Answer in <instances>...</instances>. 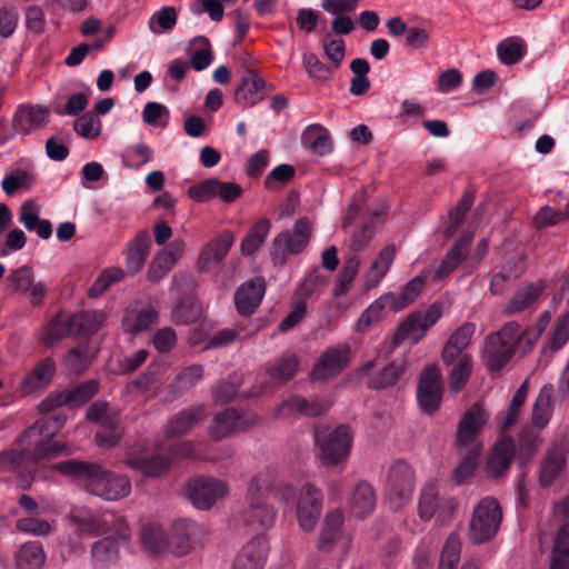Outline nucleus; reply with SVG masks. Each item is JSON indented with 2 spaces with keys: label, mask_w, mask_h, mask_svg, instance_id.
Masks as SVG:
<instances>
[{
  "label": "nucleus",
  "mask_w": 569,
  "mask_h": 569,
  "mask_svg": "<svg viewBox=\"0 0 569 569\" xmlns=\"http://www.w3.org/2000/svg\"><path fill=\"white\" fill-rule=\"evenodd\" d=\"M46 429L44 421H36L21 435L17 448L1 451L0 472L13 473L29 483L38 461L53 457L64 449V445L51 442L53 431L44 432Z\"/></svg>",
  "instance_id": "1"
},
{
  "label": "nucleus",
  "mask_w": 569,
  "mask_h": 569,
  "mask_svg": "<svg viewBox=\"0 0 569 569\" xmlns=\"http://www.w3.org/2000/svg\"><path fill=\"white\" fill-rule=\"evenodd\" d=\"M57 471L70 476L90 495L114 501L131 492L128 477L116 475L96 462L66 460L53 467Z\"/></svg>",
  "instance_id": "2"
},
{
  "label": "nucleus",
  "mask_w": 569,
  "mask_h": 569,
  "mask_svg": "<svg viewBox=\"0 0 569 569\" xmlns=\"http://www.w3.org/2000/svg\"><path fill=\"white\" fill-rule=\"evenodd\" d=\"M274 481V471L266 469L258 472L249 482L248 505L242 511L241 521L252 531H264L270 529L276 521L274 508L266 501Z\"/></svg>",
  "instance_id": "3"
},
{
  "label": "nucleus",
  "mask_w": 569,
  "mask_h": 569,
  "mask_svg": "<svg viewBox=\"0 0 569 569\" xmlns=\"http://www.w3.org/2000/svg\"><path fill=\"white\" fill-rule=\"evenodd\" d=\"M517 321L505 323L500 330L489 335L483 345L482 360L489 371L501 370L516 353Z\"/></svg>",
  "instance_id": "4"
},
{
  "label": "nucleus",
  "mask_w": 569,
  "mask_h": 569,
  "mask_svg": "<svg viewBox=\"0 0 569 569\" xmlns=\"http://www.w3.org/2000/svg\"><path fill=\"white\" fill-rule=\"evenodd\" d=\"M502 519L499 503L490 497L481 499L473 508L468 536L473 543L490 540L498 531Z\"/></svg>",
  "instance_id": "5"
},
{
  "label": "nucleus",
  "mask_w": 569,
  "mask_h": 569,
  "mask_svg": "<svg viewBox=\"0 0 569 569\" xmlns=\"http://www.w3.org/2000/svg\"><path fill=\"white\" fill-rule=\"evenodd\" d=\"M124 463L133 471L148 478H158L164 475L171 466V458L159 449H149L137 445L131 447L124 457Z\"/></svg>",
  "instance_id": "6"
},
{
  "label": "nucleus",
  "mask_w": 569,
  "mask_h": 569,
  "mask_svg": "<svg viewBox=\"0 0 569 569\" xmlns=\"http://www.w3.org/2000/svg\"><path fill=\"white\" fill-rule=\"evenodd\" d=\"M318 457L325 466H337L347 460L351 445L352 435L346 425L338 426L329 435L316 437Z\"/></svg>",
  "instance_id": "7"
},
{
  "label": "nucleus",
  "mask_w": 569,
  "mask_h": 569,
  "mask_svg": "<svg viewBox=\"0 0 569 569\" xmlns=\"http://www.w3.org/2000/svg\"><path fill=\"white\" fill-rule=\"evenodd\" d=\"M311 238V226L307 218L297 220L292 231L279 233L272 241L271 258L274 263H283L288 254L302 252Z\"/></svg>",
  "instance_id": "8"
},
{
  "label": "nucleus",
  "mask_w": 569,
  "mask_h": 569,
  "mask_svg": "<svg viewBox=\"0 0 569 569\" xmlns=\"http://www.w3.org/2000/svg\"><path fill=\"white\" fill-rule=\"evenodd\" d=\"M130 530L122 518L116 519L114 535L106 537L92 545L91 560L96 569H107L119 559L120 546L130 540Z\"/></svg>",
  "instance_id": "9"
},
{
  "label": "nucleus",
  "mask_w": 569,
  "mask_h": 569,
  "mask_svg": "<svg viewBox=\"0 0 569 569\" xmlns=\"http://www.w3.org/2000/svg\"><path fill=\"white\" fill-rule=\"evenodd\" d=\"M415 489V472L405 461L395 462L388 472L387 495L391 506L400 509L410 499Z\"/></svg>",
  "instance_id": "10"
},
{
  "label": "nucleus",
  "mask_w": 569,
  "mask_h": 569,
  "mask_svg": "<svg viewBox=\"0 0 569 569\" xmlns=\"http://www.w3.org/2000/svg\"><path fill=\"white\" fill-rule=\"evenodd\" d=\"M488 420V412L479 403H475L462 416L457 428V448L462 450H471L476 448L482 450L479 436Z\"/></svg>",
  "instance_id": "11"
},
{
  "label": "nucleus",
  "mask_w": 569,
  "mask_h": 569,
  "mask_svg": "<svg viewBox=\"0 0 569 569\" xmlns=\"http://www.w3.org/2000/svg\"><path fill=\"white\" fill-rule=\"evenodd\" d=\"M553 517L560 526L555 537L549 569H569V497L555 503Z\"/></svg>",
  "instance_id": "12"
},
{
  "label": "nucleus",
  "mask_w": 569,
  "mask_h": 569,
  "mask_svg": "<svg viewBox=\"0 0 569 569\" xmlns=\"http://www.w3.org/2000/svg\"><path fill=\"white\" fill-rule=\"evenodd\" d=\"M229 491L224 481L216 478H197L188 482L186 495L191 503L202 510L210 509L212 505L223 498Z\"/></svg>",
  "instance_id": "13"
},
{
  "label": "nucleus",
  "mask_w": 569,
  "mask_h": 569,
  "mask_svg": "<svg viewBox=\"0 0 569 569\" xmlns=\"http://www.w3.org/2000/svg\"><path fill=\"white\" fill-rule=\"evenodd\" d=\"M98 380H87L68 392H58L48 396L39 405V410L41 413L48 415L62 406H67L69 408L79 407L90 400L98 392Z\"/></svg>",
  "instance_id": "14"
},
{
  "label": "nucleus",
  "mask_w": 569,
  "mask_h": 569,
  "mask_svg": "<svg viewBox=\"0 0 569 569\" xmlns=\"http://www.w3.org/2000/svg\"><path fill=\"white\" fill-rule=\"evenodd\" d=\"M442 391V380L438 367L435 365L426 367L420 375L417 389L420 408L427 413L437 411L441 403Z\"/></svg>",
  "instance_id": "15"
},
{
  "label": "nucleus",
  "mask_w": 569,
  "mask_h": 569,
  "mask_svg": "<svg viewBox=\"0 0 569 569\" xmlns=\"http://www.w3.org/2000/svg\"><path fill=\"white\" fill-rule=\"evenodd\" d=\"M350 346L339 345L327 349L313 365L310 372L312 381H325L338 376L349 363Z\"/></svg>",
  "instance_id": "16"
},
{
  "label": "nucleus",
  "mask_w": 569,
  "mask_h": 569,
  "mask_svg": "<svg viewBox=\"0 0 569 569\" xmlns=\"http://www.w3.org/2000/svg\"><path fill=\"white\" fill-rule=\"evenodd\" d=\"M9 288L22 295H28L32 306H41L48 291L43 281H34V273L30 266H21L10 271L7 277Z\"/></svg>",
  "instance_id": "17"
},
{
  "label": "nucleus",
  "mask_w": 569,
  "mask_h": 569,
  "mask_svg": "<svg viewBox=\"0 0 569 569\" xmlns=\"http://www.w3.org/2000/svg\"><path fill=\"white\" fill-rule=\"evenodd\" d=\"M322 508L321 491L311 483H306L299 492L297 501V519L305 531H311L320 517Z\"/></svg>",
  "instance_id": "18"
},
{
  "label": "nucleus",
  "mask_w": 569,
  "mask_h": 569,
  "mask_svg": "<svg viewBox=\"0 0 569 569\" xmlns=\"http://www.w3.org/2000/svg\"><path fill=\"white\" fill-rule=\"evenodd\" d=\"M203 533V528L192 520L173 522L169 536V549L176 556L189 553Z\"/></svg>",
  "instance_id": "19"
},
{
  "label": "nucleus",
  "mask_w": 569,
  "mask_h": 569,
  "mask_svg": "<svg viewBox=\"0 0 569 569\" xmlns=\"http://www.w3.org/2000/svg\"><path fill=\"white\" fill-rule=\"evenodd\" d=\"M569 448L565 442L553 443L541 459L539 483L542 487L551 486L566 470Z\"/></svg>",
  "instance_id": "20"
},
{
  "label": "nucleus",
  "mask_w": 569,
  "mask_h": 569,
  "mask_svg": "<svg viewBox=\"0 0 569 569\" xmlns=\"http://www.w3.org/2000/svg\"><path fill=\"white\" fill-rule=\"evenodd\" d=\"M254 423L256 418L253 416L247 417L229 408L216 415L213 423L209 429V436L216 440H221L233 433L243 431Z\"/></svg>",
  "instance_id": "21"
},
{
  "label": "nucleus",
  "mask_w": 569,
  "mask_h": 569,
  "mask_svg": "<svg viewBox=\"0 0 569 569\" xmlns=\"http://www.w3.org/2000/svg\"><path fill=\"white\" fill-rule=\"evenodd\" d=\"M472 239V232L463 233L441 261L430 267V270L432 271L431 279L433 281H441L446 279L462 261L468 259V247Z\"/></svg>",
  "instance_id": "22"
},
{
  "label": "nucleus",
  "mask_w": 569,
  "mask_h": 569,
  "mask_svg": "<svg viewBox=\"0 0 569 569\" xmlns=\"http://www.w3.org/2000/svg\"><path fill=\"white\" fill-rule=\"evenodd\" d=\"M269 553L264 537L256 536L234 557L231 569H262Z\"/></svg>",
  "instance_id": "23"
},
{
  "label": "nucleus",
  "mask_w": 569,
  "mask_h": 569,
  "mask_svg": "<svg viewBox=\"0 0 569 569\" xmlns=\"http://www.w3.org/2000/svg\"><path fill=\"white\" fill-rule=\"evenodd\" d=\"M49 110L42 106H20L12 117V133L29 134L34 128L47 124Z\"/></svg>",
  "instance_id": "24"
},
{
  "label": "nucleus",
  "mask_w": 569,
  "mask_h": 569,
  "mask_svg": "<svg viewBox=\"0 0 569 569\" xmlns=\"http://www.w3.org/2000/svg\"><path fill=\"white\" fill-rule=\"evenodd\" d=\"M266 291L264 280L256 277L242 283L234 295V305L238 312L249 316L260 305Z\"/></svg>",
  "instance_id": "25"
},
{
  "label": "nucleus",
  "mask_w": 569,
  "mask_h": 569,
  "mask_svg": "<svg viewBox=\"0 0 569 569\" xmlns=\"http://www.w3.org/2000/svg\"><path fill=\"white\" fill-rule=\"evenodd\" d=\"M442 507H447L450 511H453L457 503L452 498H440L436 482H427L419 495L418 516L422 520H430L441 511Z\"/></svg>",
  "instance_id": "26"
},
{
  "label": "nucleus",
  "mask_w": 569,
  "mask_h": 569,
  "mask_svg": "<svg viewBox=\"0 0 569 569\" xmlns=\"http://www.w3.org/2000/svg\"><path fill=\"white\" fill-rule=\"evenodd\" d=\"M233 241L234 237L229 231H226L209 241L199 253L198 266L200 270L207 271L211 267L218 266L222 262L232 247Z\"/></svg>",
  "instance_id": "27"
},
{
  "label": "nucleus",
  "mask_w": 569,
  "mask_h": 569,
  "mask_svg": "<svg viewBox=\"0 0 569 569\" xmlns=\"http://www.w3.org/2000/svg\"><path fill=\"white\" fill-rule=\"evenodd\" d=\"M476 327L471 322H465L458 327L448 338L441 352L445 365L451 366L458 358L465 356L463 350L470 345Z\"/></svg>",
  "instance_id": "28"
},
{
  "label": "nucleus",
  "mask_w": 569,
  "mask_h": 569,
  "mask_svg": "<svg viewBox=\"0 0 569 569\" xmlns=\"http://www.w3.org/2000/svg\"><path fill=\"white\" fill-rule=\"evenodd\" d=\"M527 269V264L522 256H516L507 260L498 271L491 273L489 290L492 295L499 296L503 293L507 286L519 279Z\"/></svg>",
  "instance_id": "29"
},
{
  "label": "nucleus",
  "mask_w": 569,
  "mask_h": 569,
  "mask_svg": "<svg viewBox=\"0 0 569 569\" xmlns=\"http://www.w3.org/2000/svg\"><path fill=\"white\" fill-rule=\"evenodd\" d=\"M545 283L536 281L521 286L509 299L503 308L505 316H513L531 308L545 291Z\"/></svg>",
  "instance_id": "30"
},
{
  "label": "nucleus",
  "mask_w": 569,
  "mask_h": 569,
  "mask_svg": "<svg viewBox=\"0 0 569 569\" xmlns=\"http://www.w3.org/2000/svg\"><path fill=\"white\" fill-rule=\"evenodd\" d=\"M553 385L547 383L541 387L530 408V423L540 429L548 427L552 419L555 405L552 401L553 397Z\"/></svg>",
  "instance_id": "31"
},
{
  "label": "nucleus",
  "mask_w": 569,
  "mask_h": 569,
  "mask_svg": "<svg viewBox=\"0 0 569 569\" xmlns=\"http://www.w3.org/2000/svg\"><path fill=\"white\" fill-rule=\"evenodd\" d=\"M19 222L30 232L43 240L52 236V224L47 219L40 218V208L33 200H26L19 208Z\"/></svg>",
  "instance_id": "32"
},
{
  "label": "nucleus",
  "mask_w": 569,
  "mask_h": 569,
  "mask_svg": "<svg viewBox=\"0 0 569 569\" xmlns=\"http://www.w3.org/2000/svg\"><path fill=\"white\" fill-rule=\"evenodd\" d=\"M516 452L515 441L511 437L501 438L492 448L487 461V472L490 477L497 478L506 472L511 465Z\"/></svg>",
  "instance_id": "33"
},
{
  "label": "nucleus",
  "mask_w": 569,
  "mask_h": 569,
  "mask_svg": "<svg viewBox=\"0 0 569 569\" xmlns=\"http://www.w3.org/2000/svg\"><path fill=\"white\" fill-rule=\"evenodd\" d=\"M204 418L206 410L203 406L188 407L170 419L166 428V435L168 437L183 436Z\"/></svg>",
  "instance_id": "34"
},
{
  "label": "nucleus",
  "mask_w": 569,
  "mask_h": 569,
  "mask_svg": "<svg viewBox=\"0 0 569 569\" xmlns=\"http://www.w3.org/2000/svg\"><path fill=\"white\" fill-rule=\"evenodd\" d=\"M529 391V381L526 379L512 396L506 411L497 416V426L501 435L508 432L519 420Z\"/></svg>",
  "instance_id": "35"
},
{
  "label": "nucleus",
  "mask_w": 569,
  "mask_h": 569,
  "mask_svg": "<svg viewBox=\"0 0 569 569\" xmlns=\"http://www.w3.org/2000/svg\"><path fill=\"white\" fill-rule=\"evenodd\" d=\"M264 81L258 74L249 72L243 76L234 92L236 102L243 107H252L266 96Z\"/></svg>",
  "instance_id": "36"
},
{
  "label": "nucleus",
  "mask_w": 569,
  "mask_h": 569,
  "mask_svg": "<svg viewBox=\"0 0 569 569\" xmlns=\"http://www.w3.org/2000/svg\"><path fill=\"white\" fill-rule=\"evenodd\" d=\"M151 238L147 230H141L128 244L127 270L131 274L139 272L148 258Z\"/></svg>",
  "instance_id": "37"
},
{
  "label": "nucleus",
  "mask_w": 569,
  "mask_h": 569,
  "mask_svg": "<svg viewBox=\"0 0 569 569\" xmlns=\"http://www.w3.org/2000/svg\"><path fill=\"white\" fill-rule=\"evenodd\" d=\"M377 502L376 491L367 481H359L349 498L351 512L359 518L370 515Z\"/></svg>",
  "instance_id": "38"
},
{
  "label": "nucleus",
  "mask_w": 569,
  "mask_h": 569,
  "mask_svg": "<svg viewBox=\"0 0 569 569\" xmlns=\"http://www.w3.org/2000/svg\"><path fill=\"white\" fill-rule=\"evenodd\" d=\"M542 429L525 425L518 435V458L521 465L529 462L543 443Z\"/></svg>",
  "instance_id": "39"
},
{
  "label": "nucleus",
  "mask_w": 569,
  "mask_h": 569,
  "mask_svg": "<svg viewBox=\"0 0 569 569\" xmlns=\"http://www.w3.org/2000/svg\"><path fill=\"white\" fill-rule=\"evenodd\" d=\"M159 320L158 311L152 306H144L138 311L128 310L122 321L126 332L139 335L149 330Z\"/></svg>",
  "instance_id": "40"
},
{
  "label": "nucleus",
  "mask_w": 569,
  "mask_h": 569,
  "mask_svg": "<svg viewBox=\"0 0 569 569\" xmlns=\"http://www.w3.org/2000/svg\"><path fill=\"white\" fill-rule=\"evenodd\" d=\"M69 518L79 537H92L100 533L102 521L92 510L84 507H73Z\"/></svg>",
  "instance_id": "41"
},
{
  "label": "nucleus",
  "mask_w": 569,
  "mask_h": 569,
  "mask_svg": "<svg viewBox=\"0 0 569 569\" xmlns=\"http://www.w3.org/2000/svg\"><path fill=\"white\" fill-rule=\"evenodd\" d=\"M73 332L71 316L60 312L43 328L41 342L47 347H51Z\"/></svg>",
  "instance_id": "42"
},
{
  "label": "nucleus",
  "mask_w": 569,
  "mask_h": 569,
  "mask_svg": "<svg viewBox=\"0 0 569 569\" xmlns=\"http://www.w3.org/2000/svg\"><path fill=\"white\" fill-rule=\"evenodd\" d=\"M56 372V363L51 358L41 360L23 379L22 388L27 392L47 387Z\"/></svg>",
  "instance_id": "43"
},
{
  "label": "nucleus",
  "mask_w": 569,
  "mask_h": 569,
  "mask_svg": "<svg viewBox=\"0 0 569 569\" xmlns=\"http://www.w3.org/2000/svg\"><path fill=\"white\" fill-rule=\"evenodd\" d=\"M46 561L43 547L38 541H29L20 546L14 555L17 569H41Z\"/></svg>",
  "instance_id": "44"
},
{
  "label": "nucleus",
  "mask_w": 569,
  "mask_h": 569,
  "mask_svg": "<svg viewBox=\"0 0 569 569\" xmlns=\"http://www.w3.org/2000/svg\"><path fill=\"white\" fill-rule=\"evenodd\" d=\"M169 537L157 523H147L141 529L140 541L143 549L152 556L161 555L169 549Z\"/></svg>",
  "instance_id": "45"
},
{
  "label": "nucleus",
  "mask_w": 569,
  "mask_h": 569,
  "mask_svg": "<svg viewBox=\"0 0 569 569\" xmlns=\"http://www.w3.org/2000/svg\"><path fill=\"white\" fill-rule=\"evenodd\" d=\"M390 300H395V293L388 292L372 301L361 313L355 325V330L359 333L367 332L372 325L377 323L386 307L390 308Z\"/></svg>",
  "instance_id": "46"
},
{
  "label": "nucleus",
  "mask_w": 569,
  "mask_h": 569,
  "mask_svg": "<svg viewBox=\"0 0 569 569\" xmlns=\"http://www.w3.org/2000/svg\"><path fill=\"white\" fill-rule=\"evenodd\" d=\"M299 358L295 353H284L266 366L268 375L280 382L292 379L299 368Z\"/></svg>",
  "instance_id": "47"
},
{
  "label": "nucleus",
  "mask_w": 569,
  "mask_h": 569,
  "mask_svg": "<svg viewBox=\"0 0 569 569\" xmlns=\"http://www.w3.org/2000/svg\"><path fill=\"white\" fill-rule=\"evenodd\" d=\"M429 329H423V323L412 312L397 328L392 345L399 346L406 340H410L411 345L418 343Z\"/></svg>",
  "instance_id": "48"
},
{
  "label": "nucleus",
  "mask_w": 569,
  "mask_h": 569,
  "mask_svg": "<svg viewBox=\"0 0 569 569\" xmlns=\"http://www.w3.org/2000/svg\"><path fill=\"white\" fill-rule=\"evenodd\" d=\"M405 360H393L388 366L383 367L379 372L370 376L368 378L367 385L371 389H382L393 386L405 373Z\"/></svg>",
  "instance_id": "49"
},
{
  "label": "nucleus",
  "mask_w": 569,
  "mask_h": 569,
  "mask_svg": "<svg viewBox=\"0 0 569 569\" xmlns=\"http://www.w3.org/2000/svg\"><path fill=\"white\" fill-rule=\"evenodd\" d=\"M302 143L316 154H326L331 151L329 132L320 124L306 128L301 137Z\"/></svg>",
  "instance_id": "50"
},
{
  "label": "nucleus",
  "mask_w": 569,
  "mask_h": 569,
  "mask_svg": "<svg viewBox=\"0 0 569 569\" xmlns=\"http://www.w3.org/2000/svg\"><path fill=\"white\" fill-rule=\"evenodd\" d=\"M270 228L271 223L269 219L260 218L242 239L240 243L241 253L244 256H251L263 244L269 234Z\"/></svg>",
  "instance_id": "51"
},
{
  "label": "nucleus",
  "mask_w": 569,
  "mask_h": 569,
  "mask_svg": "<svg viewBox=\"0 0 569 569\" xmlns=\"http://www.w3.org/2000/svg\"><path fill=\"white\" fill-rule=\"evenodd\" d=\"M74 333L79 336H90L96 333L106 320V316L101 311L87 310L72 315Z\"/></svg>",
  "instance_id": "52"
},
{
  "label": "nucleus",
  "mask_w": 569,
  "mask_h": 569,
  "mask_svg": "<svg viewBox=\"0 0 569 569\" xmlns=\"http://www.w3.org/2000/svg\"><path fill=\"white\" fill-rule=\"evenodd\" d=\"M527 47L522 39L510 37L497 46V54L503 64L510 66L519 62L526 54Z\"/></svg>",
  "instance_id": "53"
},
{
  "label": "nucleus",
  "mask_w": 569,
  "mask_h": 569,
  "mask_svg": "<svg viewBox=\"0 0 569 569\" xmlns=\"http://www.w3.org/2000/svg\"><path fill=\"white\" fill-rule=\"evenodd\" d=\"M203 377V367L201 365L194 363L183 368L180 372L177 373L172 383L170 385V390L173 393H182L192 389Z\"/></svg>",
  "instance_id": "54"
},
{
  "label": "nucleus",
  "mask_w": 569,
  "mask_h": 569,
  "mask_svg": "<svg viewBox=\"0 0 569 569\" xmlns=\"http://www.w3.org/2000/svg\"><path fill=\"white\" fill-rule=\"evenodd\" d=\"M427 281L425 273L418 274L412 278L405 286L400 296L395 295V300H390V309L399 311L410 305L421 292Z\"/></svg>",
  "instance_id": "55"
},
{
  "label": "nucleus",
  "mask_w": 569,
  "mask_h": 569,
  "mask_svg": "<svg viewBox=\"0 0 569 569\" xmlns=\"http://www.w3.org/2000/svg\"><path fill=\"white\" fill-rule=\"evenodd\" d=\"M91 361L92 353L89 347L83 345L68 352L63 367L70 375H80L89 368Z\"/></svg>",
  "instance_id": "56"
},
{
  "label": "nucleus",
  "mask_w": 569,
  "mask_h": 569,
  "mask_svg": "<svg viewBox=\"0 0 569 569\" xmlns=\"http://www.w3.org/2000/svg\"><path fill=\"white\" fill-rule=\"evenodd\" d=\"M457 363L450 372L449 387L453 392H459L470 378L472 370V358L469 355L458 358Z\"/></svg>",
  "instance_id": "57"
},
{
  "label": "nucleus",
  "mask_w": 569,
  "mask_h": 569,
  "mask_svg": "<svg viewBox=\"0 0 569 569\" xmlns=\"http://www.w3.org/2000/svg\"><path fill=\"white\" fill-rule=\"evenodd\" d=\"M177 11L173 7H164L156 11L149 19V29L153 34H161L174 28Z\"/></svg>",
  "instance_id": "58"
},
{
  "label": "nucleus",
  "mask_w": 569,
  "mask_h": 569,
  "mask_svg": "<svg viewBox=\"0 0 569 569\" xmlns=\"http://www.w3.org/2000/svg\"><path fill=\"white\" fill-rule=\"evenodd\" d=\"M303 67L309 78L317 82L328 81L336 71L330 64H325L311 52L303 54Z\"/></svg>",
  "instance_id": "59"
},
{
  "label": "nucleus",
  "mask_w": 569,
  "mask_h": 569,
  "mask_svg": "<svg viewBox=\"0 0 569 569\" xmlns=\"http://www.w3.org/2000/svg\"><path fill=\"white\" fill-rule=\"evenodd\" d=\"M460 452L462 455L461 461H460L459 466L453 470V473H452V480L457 485L462 483L466 479H468L473 473V471L476 470V468L478 466L481 450H478L476 448V450L475 449L462 450Z\"/></svg>",
  "instance_id": "60"
},
{
  "label": "nucleus",
  "mask_w": 569,
  "mask_h": 569,
  "mask_svg": "<svg viewBox=\"0 0 569 569\" xmlns=\"http://www.w3.org/2000/svg\"><path fill=\"white\" fill-rule=\"evenodd\" d=\"M461 542L457 533H450L445 542L438 569H456L460 559Z\"/></svg>",
  "instance_id": "61"
},
{
  "label": "nucleus",
  "mask_w": 569,
  "mask_h": 569,
  "mask_svg": "<svg viewBox=\"0 0 569 569\" xmlns=\"http://www.w3.org/2000/svg\"><path fill=\"white\" fill-rule=\"evenodd\" d=\"M198 47L190 54L191 67L196 71H202L208 68L212 60L213 54L209 40L204 37H198L193 41Z\"/></svg>",
  "instance_id": "62"
},
{
  "label": "nucleus",
  "mask_w": 569,
  "mask_h": 569,
  "mask_svg": "<svg viewBox=\"0 0 569 569\" xmlns=\"http://www.w3.org/2000/svg\"><path fill=\"white\" fill-rule=\"evenodd\" d=\"M123 278V271L118 268H111L103 270L93 284L90 287L88 295L90 298H98L104 291H107L114 282L120 281Z\"/></svg>",
  "instance_id": "63"
},
{
  "label": "nucleus",
  "mask_w": 569,
  "mask_h": 569,
  "mask_svg": "<svg viewBox=\"0 0 569 569\" xmlns=\"http://www.w3.org/2000/svg\"><path fill=\"white\" fill-rule=\"evenodd\" d=\"M73 130L82 138L94 139L101 133V121L91 112L74 120Z\"/></svg>",
  "instance_id": "64"
}]
</instances>
